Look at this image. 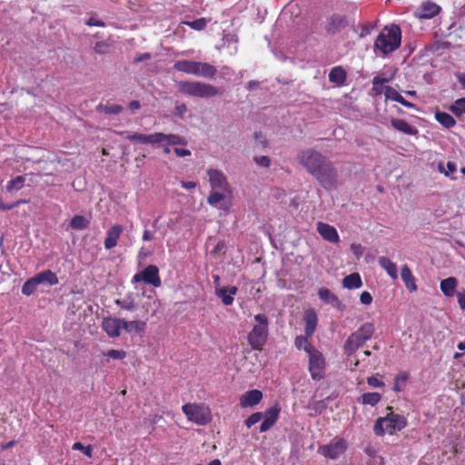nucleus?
<instances>
[{"instance_id": "f257e3e1", "label": "nucleus", "mask_w": 465, "mask_h": 465, "mask_svg": "<svg viewBox=\"0 0 465 465\" xmlns=\"http://www.w3.org/2000/svg\"><path fill=\"white\" fill-rule=\"evenodd\" d=\"M178 92L198 98H213L223 94L222 88L200 81H180L176 84Z\"/></svg>"}, {"instance_id": "f03ea898", "label": "nucleus", "mask_w": 465, "mask_h": 465, "mask_svg": "<svg viewBox=\"0 0 465 465\" xmlns=\"http://www.w3.org/2000/svg\"><path fill=\"white\" fill-rule=\"evenodd\" d=\"M401 30L397 25L385 26L377 36L374 46L382 54L394 52L401 46Z\"/></svg>"}, {"instance_id": "7ed1b4c3", "label": "nucleus", "mask_w": 465, "mask_h": 465, "mask_svg": "<svg viewBox=\"0 0 465 465\" xmlns=\"http://www.w3.org/2000/svg\"><path fill=\"white\" fill-rule=\"evenodd\" d=\"M255 324L247 335L248 344L253 351H262L269 337V318L264 313L254 316Z\"/></svg>"}, {"instance_id": "20e7f679", "label": "nucleus", "mask_w": 465, "mask_h": 465, "mask_svg": "<svg viewBox=\"0 0 465 465\" xmlns=\"http://www.w3.org/2000/svg\"><path fill=\"white\" fill-rule=\"evenodd\" d=\"M407 426L405 416L390 411L386 416L376 420L373 432L376 436H383L385 433L394 434Z\"/></svg>"}, {"instance_id": "39448f33", "label": "nucleus", "mask_w": 465, "mask_h": 465, "mask_svg": "<svg viewBox=\"0 0 465 465\" xmlns=\"http://www.w3.org/2000/svg\"><path fill=\"white\" fill-rule=\"evenodd\" d=\"M173 69L178 72L210 79L213 78L217 74V68L214 65L190 60L176 61L173 64Z\"/></svg>"}, {"instance_id": "423d86ee", "label": "nucleus", "mask_w": 465, "mask_h": 465, "mask_svg": "<svg viewBox=\"0 0 465 465\" xmlns=\"http://www.w3.org/2000/svg\"><path fill=\"white\" fill-rule=\"evenodd\" d=\"M325 190H333L337 187L338 172L331 161L327 157L315 168L311 174Z\"/></svg>"}, {"instance_id": "0eeeda50", "label": "nucleus", "mask_w": 465, "mask_h": 465, "mask_svg": "<svg viewBox=\"0 0 465 465\" xmlns=\"http://www.w3.org/2000/svg\"><path fill=\"white\" fill-rule=\"evenodd\" d=\"M374 325L371 322L362 324L356 331L351 333L344 343V351L347 354L354 353L374 333Z\"/></svg>"}, {"instance_id": "6e6552de", "label": "nucleus", "mask_w": 465, "mask_h": 465, "mask_svg": "<svg viewBox=\"0 0 465 465\" xmlns=\"http://www.w3.org/2000/svg\"><path fill=\"white\" fill-rule=\"evenodd\" d=\"M182 411L189 421L198 425H206L212 420L211 411L203 403H186Z\"/></svg>"}, {"instance_id": "1a4fd4ad", "label": "nucleus", "mask_w": 465, "mask_h": 465, "mask_svg": "<svg viewBox=\"0 0 465 465\" xmlns=\"http://www.w3.org/2000/svg\"><path fill=\"white\" fill-rule=\"evenodd\" d=\"M327 362L324 355L317 348L308 354V371L312 380L320 381L325 377Z\"/></svg>"}, {"instance_id": "9d476101", "label": "nucleus", "mask_w": 465, "mask_h": 465, "mask_svg": "<svg viewBox=\"0 0 465 465\" xmlns=\"http://www.w3.org/2000/svg\"><path fill=\"white\" fill-rule=\"evenodd\" d=\"M348 449V443L343 438H335L328 444L321 445L318 453L326 459L336 460Z\"/></svg>"}, {"instance_id": "9b49d317", "label": "nucleus", "mask_w": 465, "mask_h": 465, "mask_svg": "<svg viewBox=\"0 0 465 465\" xmlns=\"http://www.w3.org/2000/svg\"><path fill=\"white\" fill-rule=\"evenodd\" d=\"M297 158L299 163L312 174L322 161H324L325 156L314 149H305L298 153Z\"/></svg>"}, {"instance_id": "f8f14e48", "label": "nucleus", "mask_w": 465, "mask_h": 465, "mask_svg": "<svg viewBox=\"0 0 465 465\" xmlns=\"http://www.w3.org/2000/svg\"><path fill=\"white\" fill-rule=\"evenodd\" d=\"M144 282L153 287H160L162 281L159 275V269L156 265H148L140 272H137L133 277V282Z\"/></svg>"}, {"instance_id": "ddd939ff", "label": "nucleus", "mask_w": 465, "mask_h": 465, "mask_svg": "<svg viewBox=\"0 0 465 465\" xmlns=\"http://www.w3.org/2000/svg\"><path fill=\"white\" fill-rule=\"evenodd\" d=\"M281 412V406L278 402L274 403L273 406L268 408L264 413H262L263 420L260 425V432H265L271 430L277 422Z\"/></svg>"}, {"instance_id": "4468645a", "label": "nucleus", "mask_w": 465, "mask_h": 465, "mask_svg": "<svg viewBox=\"0 0 465 465\" xmlns=\"http://www.w3.org/2000/svg\"><path fill=\"white\" fill-rule=\"evenodd\" d=\"M209 182L213 190L222 192H230V185L226 176L217 169H209L207 171Z\"/></svg>"}, {"instance_id": "2eb2a0df", "label": "nucleus", "mask_w": 465, "mask_h": 465, "mask_svg": "<svg viewBox=\"0 0 465 465\" xmlns=\"http://www.w3.org/2000/svg\"><path fill=\"white\" fill-rule=\"evenodd\" d=\"M349 25L347 16L340 14H333L326 22L325 29L331 35H335Z\"/></svg>"}, {"instance_id": "dca6fc26", "label": "nucleus", "mask_w": 465, "mask_h": 465, "mask_svg": "<svg viewBox=\"0 0 465 465\" xmlns=\"http://www.w3.org/2000/svg\"><path fill=\"white\" fill-rule=\"evenodd\" d=\"M441 7L437 4L427 1L422 3L417 9L415 15L420 19H430L438 15Z\"/></svg>"}, {"instance_id": "f3484780", "label": "nucleus", "mask_w": 465, "mask_h": 465, "mask_svg": "<svg viewBox=\"0 0 465 465\" xmlns=\"http://www.w3.org/2000/svg\"><path fill=\"white\" fill-rule=\"evenodd\" d=\"M155 144L159 146L167 145H186L187 141L184 137L174 134H165L163 133H155Z\"/></svg>"}, {"instance_id": "a211bd4d", "label": "nucleus", "mask_w": 465, "mask_h": 465, "mask_svg": "<svg viewBox=\"0 0 465 465\" xmlns=\"http://www.w3.org/2000/svg\"><path fill=\"white\" fill-rule=\"evenodd\" d=\"M102 328L109 337L116 338L120 335V331L123 328V320L112 317L104 318Z\"/></svg>"}, {"instance_id": "6ab92c4d", "label": "nucleus", "mask_w": 465, "mask_h": 465, "mask_svg": "<svg viewBox=\"0 0 465 465\" xmlns=\"http://www.w3.org/2000/svg\"><path fill=\"white\" fill-rule=\"evenodd\" d=\"M317 232L325 241L333 243L340 241V236L337 230L328 223L319 222L317 223Z\"/></svg>"}, {"instance_id": "aec40b11", "label": "nucleus", "mask_w": 465, "mask_h": 465, "mask_svg": "<svg viewBox=\"0 0 465 465\" xmlns=\"http://www.w3.org/2000/svg\"><path fill=\"white\" fill-rule=\"evenodd\" d=\"M262 400V392L259 390H250L240 397V406L242 408L253 407Z\"/></svg>"}, {"instance_id": "412c9836", "label": "nucleus", "mask_w": 465, "mask_h": 465, "mask_svg": "<svg viewBox=\"0 0 465 465\" xmlns=\"http://www.w3.org/2000/svg\"><path fill=\"white\" fill-rule=\"evenodd\" d=\"M124 232V228L120 224L113 225L106 232V236L104 239V248L106 250H111L114 248L117 243L121 234Z\"/></svg>"}, {"instance_id": "4be33fe9", "label": "nucleus", "mask_w": 465, "mask_h": 465, "mask_svg": "<svg viewBox=\"0 0 465 465\" xmlns=\"http://www.w3.org/2000/svg\"><path fill=\"white\" fill-rule=\"evenodd\" d=\"M303 321L305 323L304 333L307 337H312L318 324L317 314L314 310L310 309L304 312Z\"/></svg>"}, {"instance_id": "5701e85b", "label": "nucleus", "mask_w": 465, "mask_h": 465, "mask_svg": "<svg viewBox=\"0 0 465 465\" xmlns=\"http://www.w3.org/2000/svg\"><path fill=\"white\" fill-rule=\"evenodd\" d=\"M238 288L236 286L221 287L215 289V294L222 300L225 306L232 305L237 293Z\"/></svg>"}, {"instance_id": "b1692460", "label": "nucleus", "mask_w": 465, "mask_h": 465, "mask_svg": "<svg viewBox=\"0 0 465 465\" xmlns=\"http://www.w3.org/2000/svg\"><path fill=\"white\" fill-rule=\"evenodd\" d=\"M121 135H125V138L130 142H139L141 143L155 144V133L152 134H136L131 132H121Z\"/></svg>"}, {"instance_id": "393cba45", "label": "nucleus", "mask_w": 465, "mask_h": 465, "mask_svg": "<svg viewBox=\"0 0 465 465\" xmlns=\"http://www.w3.org/2000/svg\"><path fill=\"white\" fill-rule=\"evenodd\" d=\"M34 278L35 280V282L38 285L44 284V285L53 286V285H56L59 282L57 275L54 272H53L51 270L43 271V272L37 273L36 275H35Z\"/></svg>"}, {"instance_id": "a878e982", "label": "nucleus", "mask_w": 465, "mask_h": 465, "mask_svg": "<svg viewBox=\"0 0 465 465\" xmlns=\"http://www.w3.org/2000/svg\"><path fill=\"white\" fill-rule=\"evenodd\" d=\"M401 277L407 290L411 292L417 291L418 287L416 284V279L408 265L405 264L401 267Z\"/></svg>"}, {"instance_id": "bb28decb", "label": "nucleus", "mask_w": 465, "mask_h": 465, "mask_svg": "<svg viewBox=\"0 0 465 465\" xmlns=\"http://www.w3.org/2000/svg\"><path fill=\"white\" fill-rule=\"evenodd\" d=\"M391 124L394 129L405 134L415 135L418 134L417 128L411 125L403 119L392 118L391 120Z\"/></svg>"}, {"instance_id": "cd10ccee", "label": "nucleus", "mask_w": 465, "mask_h": 465, "mask_svg": "<svg viewBox=\"0 0 465 465\" xmlns=\"http://www.w3.org/2000/svg\"><path fill=\"white\" fill-rule=\"evenodd\" d=\"M457 285V279L455 277H449L440 282V288L446 297H452L455 294Z\"/></svg>"}, {"instance_id": "c85d7f7f", "label": "nucleus", "mask_w": 465, "mask_h": 465, "mask_svg": "<svg viewBox=\"0 0 465 465\" xmlns=\"http://www.w3.org/2000/svg\"><path fill=\"white\" fill-rule=\"evenodd\" d=\"M379 265L386 271L388 275L392 279L398 278V270L395 262H391L388 257L381 256L379 258Z\"/></svg>"}, {"instance_id": "c756f323", "label": "nucleus", "mask_w": 465, "mask_h": 465, "mask_svg": "<svg viewBox=\"0 0 465 465\" xmlns=\"http://www.w3.org/2000/svg\"><path fill=\"white\" fill-rule=\"evenodd\" d=\"M318 295L322 302L325 303H330L333 307H340L341 304L339 298L327 288L319 289Z\"/></svg>"}, {"instance_id": "7c9ffc66", "label": "nucleus", "mask_w": 465, "mask_h": 465, "mask_svg": "<svg viewBox=\"0 0 465 465\" xmlns=\"http://www.w3.org/2000/svg\"><path fill=\"white\" fill-rule=\"evenodd\" d=\"M346 76V72L341 66H335L329 73V81L341 85L345 83Z\"/></svg>"}, {"instance_id": "2f4dec72", "label": "nucleus", "mask_w": 465, "mask_h": 465, "mask_svg": "<svg viewBox=\"0 0 465 465\" xmlns=\"http://www.w3.org/2000/svg\"><path fill=\"white\" fill-rule=\"evenodd\" d=\"M361 278L358 272L351 273L342 280V286L348 290L358 289L361 287Z\"/></svg>"}, {"instance_id": "473e14b6", "label": "nucleus", "mask_w": 465, "mask_h": 465, "mask_svg": "<svg viewBox=\"0 0 465 465\" xmlns=\"http://www.w3.org/2000/svg\"><path fill=\"white\" fill-rule=\"evenodd\" d=\"M434 117L438 123L447 129L452 128L456 124L453 116L446 112L437 111Z\"/></svg>"}, {"instance_id": "72a5a7b5", "label": "nucleus", "mask_w": 465, "mask_h": 465, "mask_svg": "<svg viewBox=\"0 0 465 465\" xmlns=\"http://www.w3.org/2000/svg\"><path fill=\"white\" fill-rule=\"evenodd\" d=\"M146 323L143 321H130L123 320V329L127 332L143 333L145 330Z\"/></svg>"}, {"instance_id": "f704fd0d", "label": "nucleus", "mask_w": 465, "mask_h": 465, "mask_svg": "<svg viewBox=\"0 0 465 465\" xmlns=\"http://www.w3.org/2000/svg\"><path fill=\"white\" fill-rule=\"evenodd\" d=\"M391 78H386L381 75H377L372 79L371 93L374 95H381L383 92L385 93L384 84L389 83Z\"/></svg>"}, {"instance_id": "c9c22d12", "label": "nucleus", "mask_w": 465, "mask_h": 465, "mask_svg": "<svg viewBox=\"0 0 465 465\" xmlns=\"http://www.w3.org/2000/svg\"><path fill=\"white\" fill-rule=\"evenodd\" d=\"M307 335L304 333V335H299L296 336L294 340V345L298 350H303L307 354L310 353V351H312V350L316 349L310 341Z\"/></svg>"}, {"instance_id": "e433bc0d", "label": "nucleus", "mask_w": 465, "mask_h": 465, "mask_svg": "<svg viewBox=\"0 0 465 465\" xmlns=\"http://www.w3.org/2000/svg\"><path fill=\"white\" fill-rule=\"evenodd\" d=\"M381 400V395L379 392H367L361 396V402L364 405L375 406Z\"/></svg>"}, {"instance_id": "4c0bfd02", "label": "nucleus", "mask_w": 465, "mask_h": 465, "mask_svg": "<svg viewBox=\"0 0 465 465\" xmlns=\"http://www.w3.org/2000/svg\"><path fill=\"white\" fill-rule=\"evenodd\" d=\"M89 223V220L83 215H74L70 221V226L74 230H84Z\"/></svg>"}, {"instance_id": "58836bf2", "label": "nucleus", "mask_w": 465, "mask_h": 465, "mask_svg": "<svg viewBox=\"0 0 465 465\" xmlns=\"http://www.w3.org/2000/svg\"><path fill=\"white\" fill-rule=\"evenodd\" d=\"M449 109L457 117L465 114V97L457 99Z\"/></svg>"}, {"instance_id": "ea45409f", "label": "nucleus", "mask_w": 465, "mask_h": 465, "mask_svg": "<svg viewBox=\"0 0 465 465\" xmlns=\"http://www.w3.org/2000/svg\"><path fill=\"white\" fill-rule=\"evenodd\" d=\"M409 378V374L406 371L398 373L394 378L393 390L395 391H401L405 386V383Z\"/></svg>"}, {"instance_id": "a19ab883", "label": "nucleus", "mask_w": 465, "mask_h": 465, "mask_svg": "<svg viewBox=\"0 0 465 465\" xmlns=\"http://www.w3.org/2000/svg\"><path fill=\"white\" fill-rule=\"evenodd\" d=\"M38 286L34 277L29 278L22 286V293L25 296H30L35 293Z\"/></svg>"}, {"instance_id": "79ce46f5", "label": "nucleus", "mask_w": 465, "mask_h": 465, "mask_svg": "<svg viewBox=\"0 0 465 465\" xmlns=\"http://www.w3.org/2000/svg\"><path fill=\"white\" fill-rule=\"evenodd\" d=\"M98 110L106 114H119L124 108L120 104H99Z\"/></svg>"}, {"instance_id": "37998d69", "label": "nucleus", "mask_w": 465, "mask_h": 465, "mask_svg": "<svg viewBox=\"0 0 465 465\" xmlns=\"http://www.w3.org/2000/svg\"><path fill=\"white\" fill-rule=\"evenodd\" d=\"M25 181V180L24 176L18 175L7 183L6 190L8 192H12L14 190L18 191L24 187Z\"/></svg>"}, {"instance_id": "c03bdc74", "label": "nucleus", "mask_w": 465, "mask_h": 465, "mask_svg": "<svg viewBox=\"0 0 465 465\" xmlns=\"http://www.w3.org/2000/svg\"><path fill=\"white\" fill-rule=\"evenodd\" d=\"M225 192H222L220 190H213L210 192L207 197V203L210 205H216L218 203L223 201L225 198Z\"/></svg>"}, {"instance_id": "a18cd8bd", "label": "nucleus", "mask_w": 465, "mask_h": 465, "mask_svg": "<svg viewBox=\"0 0 465 465\" xmlns=\"http://www.w3.org/2000/svg\"><path fill=\"white\" fill-rule=\"evenodd\" d=\"M208 22H209L208 19H206L204 17H202V18H198V19L193 20V21L183 22V24L187 25L188 26H190L193 30L202 31V30L205 29Z\"/></svg>"}, {"instance_id": "49530a36", "label": "nucleus", "mask_w": 465, "mask_h": 465, "mask_svg": "<svg viewBox=\"0 0 465 465\" xmlns=\"http://www.w3.org/2000/svg\"><path fill=\"white\" fill-rule=\"evenodd\" d=\"M29 203V200L20 199L12 203H4V202L0 198V211H8V210L14 209L15 207H18L21 204H25V203Z\"/></svg>"}, {"instance_id": "de8ad7c7", "label": "nucleus", "mask_w": 465, "mask_h": 465, "mask_svg": "<svg viewBox=\"0 0 465 465\" xmlns=\"http://www.w3.org/2000/svg\"><path fill=\"white\" fill-rule=\"evenodd\" d=\"M72 449L74 450H81L86 457H93V449L91 445L84 446L81 442H74L72 446Z\"/></svg>"}, {"instance_id": "09e8293b", "label": "nucleus", "mask_w": 465, "mask_h": 465, "mask_svg": "<svg viewBox=\"0 0 465 465\" xmlns=\"http://www.w3.org/2000/svg\"><path fill=\"white\" fill-rule=\"evenodd\" d=\"M262 419V412H254L251 414L244 421L245 426L250 429Z\"/></svg>"}, {"instance_id": "8fccbe9b", "label": "nucleus", "mask_w": 465, "mask_h": 465, "mask_svg": "<svg viewBox=\"0 0 465 465\" xmlns=\"http://www.w3.org/2000/svg\"><path fill=\"white\" fill-rule=\"evenodd\" d=\"M402 95L400 94L393 87L385 86V97L392 101L399 102Z\"/></svg>"}, {"instance_id": "3c124183", "label": "nucleus", "mask_w": 465, "mask_h": 465, "mask_svg": "<svg viewBox=\"0 0 465 465\" xmlns=\"http://www.w3.org/2000/svg\"><path fill=\"white\" fill-rule=\"evenodd\" d=\"M105 356L115 359V360H123L126 357V352L124 350H109L106 353H104Z\"/></svg>"}, {"instance_id": "603ef678", "label": "nucleus", "mask_w": 465, "mask_h": 465, "mask_svg": "<svg viewBox=\"0 0 465 465\" xmlns=\"http://www.w3.org/2000/svg\"><path fill=\"white\" fill-rule=\"evenodd\" d=\"M110 48L109 44L104 41L97 42L94 45V52L99 54H104L108 53Z\"/></svg>"}, {"instance_id": "864d4df0", "label": "nucleus", "mask_w": 465, "mask_h": 465, "mask_svg": "<svg viewBox=\"0 0 465 465\" xmlns=\"http://www.w3.org/2000/svg\"><path fill=\"white\" fill-rule=\"evenodd\" d=\"M254 162L260 167L267 168L271 165V159L265 155L254 157Z\"/></svg>"}, {"instance_id": "5fc2aeb1", "label": "nucleus", "mask_w": 465, "mask_h": 465, "mask_svg": "<svg viewBox=\"0 0 465 465\" xmlns=\"http://www.w3.org/2000/svg\"><path fill=\"white\" fill-rule=\"evenodd\" d=\"M447 170H444L442 164L439 165L440 171L443 173L446 176H449L450 173H453L456 171V164L452 162H448Z\"/></svg>"}, {"instance_id": "6e6d98bb", "label": "nucleus", "mask_w": 465, "mask_h": 465, "mask_svg": "<svg viewBox=\"0 0 465 465\" xmlns=\"http://www.w3.org/2000/svg\"><path fill=\"white\" fill-rule=\"evenodd\" d=\"M85 25L88 26H98L104 27L105 23L103 20L97 19L94 16H91L86 22Z\"/></svg>"}, {"instance_id": "4d7b16f0", "label": "nucleus", "mask_w": 465, "mask_h": 465, "mask_svg": "<svg viewBox=\"0 0 465 465\" xmlns=\"http://www.w3.org/2000/svg\"><path fill=\"white\" fill-rule=\"evenodd\" d=\"M360 301L364 305H370L372 302V296L369 292H362L360 295Z\"/></svg>"}, {"instance_id": "13d9d810", "label": "nucleus", "mask_w": 465, "mask_h": 465, "mask_svg": "<svg viewBox=\"0 0 465 465\" xmlns=\"http://www.w3.org/2000/svg\"><path fill=\"white\" fill-rule=\"evenodd\" d=\"M367 383L371 386V387H374V388H378V387H382L384 385V382L381 381V380H379L377 377L375 376H371L367 379Z\"/></svg>"}, {"instance_id": "bf43d9fd", "label": "nucleus", "mask_w": 465, "mask_h": 465, "mask_svg": "<svg viewBox=\"0 0 465 465\" xmlns=\"http://www.w3.org/2000/svg\"><path fill=\"white\" fill-rule=\"evenodd\" d=\"M458 303L461 310H465V290L459 291L456 292Z\"/></svg>"}, {"instance_id": "052dcab7", "label": "nucleus", "mask_w": 465, "mask_h": 465, "mask_svg": "<svg viewBox=\"0 0 465 465\" xmlns=\"http://www.w3.org/2000/svg\"><path fill=\"white\" fill-rule=\"evenodd\" d=\"M351 250L359 259L363 253V248L360 243H351Z\"/></svg>"}, {"instance_id": "680f3d73", "label": "nucleus", "mask_w": 465, "mask_h": 465, "mask_svg": "<svg viewBox=\"0 0 465 465\" xmlns=\"http://www.w3.org/2000/svg\"><path fill=\"white\" fill-rule=\"evenodd\" d=\"M163 419L162 415L153 414L150 415L144 422H149L153 427Z\"/></svg>"}, {"instance_id": "e2e57ef3", "label": "nucleus", "mask_w": 465, "mask_h": 465, "mask_svg": "<svg viewBox=\"0 0 465 465\" xmlns=\"http://www.w3.org/2000/svg\"><path fill=\"white\" fill-rule=\"evenodd\" d=\"M173 152L178 157H184V156L191 155V151L188 149H184V148H177L176 147L173 149Z\"/></svg>"}, {"instance_id": "0e129e2a", "label": "nucleus", "mask_w": 465, "mask_h": 465, "mask_svg": "<svg viewBox=\"0 0 465 465\" xmlns=\"http://www.w3.org/2000/svg\"><path fill=\"white\" fill-rule=\"evenodd\" d=\"M187 112V106L185 104H177L175 106V114L183 117V114Z\"/></svg>"}, {"instance_id": "69168bd1", "label": "nucleus", "mask_w": 465, "mask_h": 465, "mask_svg": "<svg viewBox=\"0 0 465 465\" xmlns=\"http://www.w3.org/2000/svg\"><path fill=\"white\" fill-rule=\"evenodd\" d=\"M116 304L119 305L122 309L131 311L134 308V304L133 302H121L119 300L116 301Z\"/></svg>"}, {"instance_id": "338daca9", "label": "nucleus", "mask_w": 465, "mask_h": 465, "mask_svg": "<svg viewBox=\"0 0 465 465\" xmlns=\"http://www.w3.org/2000/svg\"><path fill=\"white\" fill-rule=\"evenodd\" d=\"M140 107H141V104L139 101H136V100L131 101L128 104V109L131 112H135L136 110L140 109Z\"/></svg>"}, {"instance_id": "774afa93", "label": "nucleus", "mask_w": 465, "mask_h": 465, "mask_svg": "<svg viewBox=\"0 0 465 465\" xmlns=\"http://www.w3.org/2000/svg\"><path fill=\"white\" fill-rule=\"evenodd\" d=\"M153 239V233L150 232L149 230L145 229L143 232V242H150Z\"/></svg>"}]
</instances>
